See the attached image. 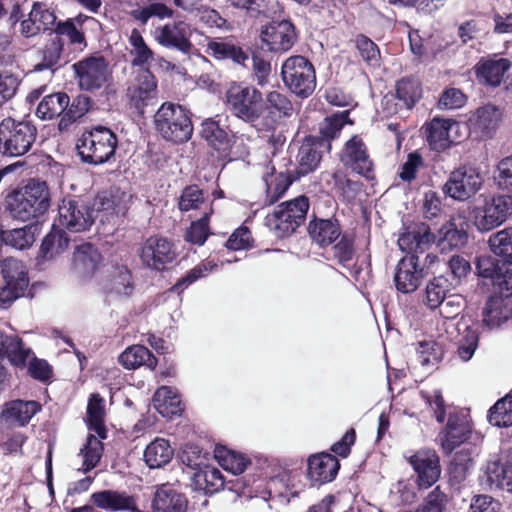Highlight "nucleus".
I'll return each instance as SVG.
<instances>
[{
  "instance_id": "cd10ccee",
  "label": "nucleus",
  "mask_w": 512,
  "mask_h": 512,
  "mask_svg": "<svg viewBox=\"0 0 512 512\" xmlns=\"http://www.w3.org/2000/svg\"><path fill=\"white\" fill-rule=\"evenodd\" d=\"M511 66L509 59L494 55L491 58H481L475 65V74L480 83L498 87Z\"/></svg>"
},
{
  "instance_id": "473e14b6",
  "label": "nucleus",
  "mask_w": 512,
  "mask_h": 512,
  "mask_svg": "<svg viewBox=\"0 0 512 512\" xmlns=\"http://www.w3.org/2000/svg\"><path fill=\"white\" fill-rule=\"evenodd\" d=\"M213 200L208 190L196 184L186 186L178 198V208L181 212L199 210L203 215L213 214Z\"/></svg>"
},
{
  "instance_id": "412c9836",
  "label": "nucleus",
  "mask_w": 512,
  "mask_h": 512,
  "mask_svg": "<svg viewBox=\"0 0 512 512\" xmlns=\"http://www.w3.org/2000/svg\"><path fill=\"white\" fill-rule=\"evenodd\" d=\"M176 253L170 241L163 237H149L141 248V260L149 268L163 270L172 263Z\"/></svg>"
},
{
  "instance_id": "6e6d98bb",
  "label": "nucleus",
  "mask_w": 512,
  "mask_h": 512,
  "mask_svg": "<svg viewBox=\"0 0 512 512\" xmlns=\"http://www.w3.org/2000/svg\"><path fill=\"white\" fill-rule=\"evenodd\" d=\"M92 105V100L90 97L86 95H78L72 101V103L68 104V108L66 112L61 117L58 127L59 130L64 131L67 130L68 127L77 119L82 117L85 113H87Z\"/></svg>"
},
{
  "instance_id": "bb28decb",
  "label": "nucleus",
  "mask_w": 512,
  "mask_h": 512,
  "mask_svg": "<svg viewBox=\"0 0 512 512\" xmlns=\"http://www.w3.org/2000/svg\"><path fill=\"white\" fill-rule=\"evenodd\" d=\"M339 468L338 459L323 452L309 457L307 475L312 485H322L331 482L336 477Z\"/></svg>"
},
{
  "instance_id": "680f3d73",
  "label": "nucleus",
  "mask_w": 512,
  "mask_h": 512,
  "mask_svg": "<svg viewBox=\"0 0 512 512\" xmlns=\"http://www.w3.org/2000/svg\"><path fill=\"white\" fill-rule=\"evenodd\" d=\"M396 97L403 106L411 109L421 97V88L415 81L402 79L396 84Z\"/></svg>"
},
{
  "instance_id": "f3484780",
  "label": "nucleus",
  "mask_w": 512,
  "mask_h": 512,
  "mask_svg": "<svg viewBox=\"0 0 512 512\" xmlns=\"http://www.w3.org/2000/svg\"><path fill=\"white\" fill-rule=\"evenodd\" d=\"M260 37L268 50L274 53L287 52L298 38L294 24L286 19L266 25L261 30Z\"/></svg>"
},
{
  "instance_id": "7c9ffc66",
  "label": "nucleus",
  "mask_w": 512,
  "mask_h": 512,
  "mask_svg": "<svg viewBox=\"0 0 512 512\" xmlns=\"http://www.w3.org/2000/svg\"><path fill=\"white\" fill-rule=\"evenodd\" d=\"M470 434L471 427L465 417L449 412L446 427L440 434L443 450L451 453L456 447L467 441Z\"/></svg>"
},
{
  "instance_id": "5701e85b",
  "label": "nucleus",
  "mask_w": 512,
  "mask_h": 512,
  "mask_svg": "<svg viewBox=\"0 0 512 512\" xmlns=\"http://www.w3.org/2000/svg\"><path fill=\"white\" fill-rule=\"evenodd\" d=\"M188 32L189 28L183 22L165 24L155 30V39L163 47L190 54L194 47L189 40Z\"/></svg>"
},
{
  "instance_id": "c9c22d12",
  "label": "nucleus",
  "mask_w": 512,
  "mask_h": 512,
  "mask_svg": "<svg viewBox=\"0 0 512 512\" xmlns=\"http://www.w3.org/2000/svg\"><path fill=\"white\" fill-rule=\"evenodd\" d=\"M40 410L41 405L37 401L14 400L5 405L2 418L11 425L22 427Z\"/></svg>"
},
{
  "instance_id": "0eeeda50",
  "label": "nucleus",
  "mask_w": 512,
  "mask_h": 512,
  "mask_svg": "<svg viewBox=\"0 0 512 512\" xmlns=\"http://www.w3.org/2000/svg\"><path fill=\"white\" fill-rule=\"evenodd\" d=\"M512 215V197L503 194L480 196L471 208L470 217L481 233L501 226Z\"/></svg>"
},
{
  "instance_id": "f704fd0d",
  "label": "nucleus",
  "mask_w": 512,
  "mask_h": 512,
  "mask_svg": "<svg viewBox=\"0 0 512 512\" xmlns=\"http://www.w3.org/2000/svg\"><path fill=\"white\" fill-rule=\"evenodd\" d=\"M207 51L218 60H231L242 66H246L250 60L248 52L230 38L209 41Z\"/></svg>"
},
{
  "instance_id": "052dcab7",
  "label": "nucleus",
  "mask_w": 512,
  "mask_h": 512,
  "mask_svg": "<svg viewBox=\"0 0 512 512\" xmlns=\"http://www.w3.org/2000/svg\"><path fill=\"white\" fill-rule=\"evenodd\" d=\"M416 360L422 367L437 364L442 357L441 347L434 341H422L417 343Z\"/></svg>"
},
{
  "instance_id": "de8ad7c7",
  "label": "nucleus",
  "mask_w": 512,
  "mask_h": 512,
  "mask_svg": "<svg viewBox=\"0 0 512 512\" xmlns=\"http://www.w3.org/2000/svg\"><path fill=\"white\" fill-rule=\"evenodd\" d=\"M104 399L99 394H92L87 405V424L90 431H94L99 438L105 439L104 426Z\"/></svg>"
},
{
  "instance_id": "f8f14e48",
  "label": "nucleus",
  "mask_w": 512,
  "mask_h": 512,
  "mask_svg": "<svg viewBox=\"0 0 512 512\" xmlns=\"http://www.w3.org/2000/svg\"><path fill=\"white\" fill-rule=\"evenodd\" d=\"M226 98L231 113L245 122L254 123L263 114V96L254 87L234 85L227 91Z\"/></svg>"
},
{
  "instance_id": "ea45409f",
  "label": "nucleus",
  "mask_w": 512,
  "mask_h": 512,
  "mask_svg": "<svg viewBox=\"0 0 512 512\" xmlns=\"http://www.w3.org/2000/svg\"><path fill=\"white\" fill-rule=\"evenodd\" d=\"M39 233L38 223H29L21 228L0 230V240L7 246L24 250L32 246L36 234Z\"/></svg>"
},
{
  "instance_id": "b1692460",
  "label": "nucleus",
  "mask_w": 512,
  "mask_h": 512,
  "mask_svg": "<svg viewBox=\"0 0 512 512\" xmlns=\"http://www.w3.org/2000/svg\"><path fill=\"white\" fill-rule=\"evenodd\" d=\"M92 503L99 509L111 512H140L136 498L125 491L102 490L91 495Z\"/></svg>"
},
{
  "instance_id": "ddd939ff",
  "label": "nucleus",
  "mask_w": 512,
  "mask_h": 512,
  "mask_svg": "<svg viewBox=\"0 0 512 512\" xmlns=\"http://www.w3.org/2000/svg\"><path fill=\"white\" fill-rule=\"evenodd\" d=\"M72 70L78 87L88 92L100 90L110 75L108 63L103 56H90L77 61L72 65Z\"/></svg>"
},
{
  "instance_id": "8fccbe9b",
  "label": "nucleus",
  "mask_w": 512,
  "mask_h": 512,
  "mask_svg": "<svg viewBox=\"0 0 512 512\" xmlns=\"http://www.w3.org/2000/svg\"><path fill=\"white\" fill-rule=\"evenodd\" d=\"M347 119V111L326 117L319 127V131L322 137L320 141H316L319 146L330 149V140H333L339 136L342 128L347 122Z\"/></svg>"
},
{
  "instance_id": "4be33fe9",
  "label": "nucleus",
  "mask_w": 512,
  "mask_h": 512,
  "mask_svg": "<svg viewBox=\"0 0 512 512\" xmlns=\"http://www.w3.org/2000/svg\"><path fill=\"white\" fill-rule=\"evenodd\" d=\"M200 135L207 142L208 146L221 155H227L234 144V136L231 134V131L216 117L207 118L202 121Z\"/></svg>"
},
{
  "instance_id": "c756f323",
  "label": "nucleus",
  "mask_w": 512,
  "mask_h": 512,
  "mask_svg": "<svg viewBox=\"0 0 512 512\" xmlns=\"http://www.w3.org/2000/svg\"><path fill=\"white\" fill-rule=\"evenodd\" d=\"M102 256L91 243L78 245L73 253L72 268L74 273L83 279L92 277L99 269Z\"/></svg>"
},
{
  "instance_id": "6ab92c4d",
  "label": "nucleus",
  "mask_w": 512,
  "mask_h": 512,
  "mask_svg": "<svg viewBox=\"0 0 512 512\" xmlns=\"http://www.w3.org/2000/svg\"><path fill=\"white\" fill-rule=\"evenodd\" d=\"M482 472L480 482L485 489L512 493V464L508 460L493 455L486 462Z\"/></svg>"
},
{
  "instance_id": "0e129e2a",
  "label": "nucleus",
  "mask_w": 512,
  "mask_h": 512,
  "mask_svg": "<svg viewBox=\"0 0 512 512\" xmlns=\"http://www.w3.org/2000/svg\"><path fill=\"white\" fill-rule=\"evenodd\" d=\"M218 458L221 466L234 475L242 474L251 463L243 454L230 450L223 455L219 454Z\"/></svg>"
},
{
  "instance_id": "09e8293b",
  "label": "nucleus",
  "mask_w": 512,
  "mask_h": 512,
  "mask_svg": "<svg viewBox=\"0 0 512 512\" xmlns=\"http://www.w3.org/2000/svg\"><path fill=\"white\" fill-rule=\"evenodd\" d=\"M69 245V238L63 229L53 228L45 236L40 247V256L44 259H52L64 252Z\"/></svg>"
},
{
  "instance_id": "603ef678",
  "label": "nucleus",
  "mask_w": 512,
  "mask_h": 512,
  "mask_svg": "<svg viewBox=\"0 0 512 512\" xmlns=\"http://www.w3.org/2000/svg\"><path fill=\"white\" fill-rule=\"evenodd\" d=\"M64 43L59 37H54L39 51L41 60L35 66V70L42 71L53 69L61 65Z\"/></svg>"
},
{
  "instance_id": "dca6fc26",
  "label": "nucleus",
  "mask_w": 512,
  "mask_h": 512,
  "mask_svg": "<svg viewBox=\"0 0 512 512\" xmlns=\"http://www.w3.org/2000/svg\"><path fill=\"white\" fill-rule=\"evenodd\" d=\"M483 177L475 168L462 166L452 171L443 186V192L457 201H465L482 187Z\"/></svg>"
},
{
  "instance_id": "9d476101",
  "label": "nucleus",
  "mask_w": 512,
  "mask_h": 512,
  "mask_svg": "<svg viewBox=\"0 0 512 512\" xmlns=\"http://www.w3.org/2000/svg\"><path fill=\"white\" fill-rule=\"evenodd\" d=\"M281 78L287 89L302 99L311 96L316 88L315 68L301 55L290 56L283 62Z\"/></svg>"
},
{
  "instance_id": "a211bd4d",
  "label": "nucleus",
  "mask_w": 512,
  "mask_h": 512,
  "mask_svg": "<svg viewBox=\"0 0 512 512\" xmlns=\"http://www.w3.org/2000/svg\"><path fill=\"white\" fill-rule=\"evenodd\" d=\"M408 462L417 474L415 483L419 489L430 488L440 478V461L435 451L419 450L408 458Z\"/></svg>"
},
{
  "instance_id": "9b49d317",
  "label": "nucleus",
  "mask_w": 512,
  "mask_h": 512,
  "mask_svg": "<svg viewBox=\"0 0 512 512\" xmlns=\"http://www.w3.org/2000/svg\"><path fill=\"white\" fill-rule=\"evenodd\" d=\"M97 214L94 202L81 198H64L58 206V224L61 229L78 233L89 230Z\"/></svg>"
},
{
  "instance_id": "f03ea898",
  "label": "nucleus",
  "mask_w": 512,
  "mask_h": 512,
  "mask_svg": "<svg viewBox=\"0 0 512 512\" xmlns=\"http://www.w3.org/2000/svg\"><path fill=\"white\" fill-rule=\"evenodd\" d=\"M494 256H479L476 261L478 275L489 279L492 285L509 292L512 290V228L493 233L488 240Z\"/></svg>"
},
{
  "instance_id": "69168bd1",
  "label": "nucleus",
  "mask_w": 512,
  "mask_h": 512,
  "mask_svg": "<svg viewBox=\"0 0 512 512\" xmlns=\"http://www.w3.org/2000/svg\"><path fill=\"white\" fill-rule=\"evenodd\" d=\"M266 183L267 197L269 198L268 204H273L286 192L292 183V179L284 173H280L273 180L269 181L268 176H264Z\"/></svg>"
},
{
  "instance_id": "6e6552de",
  "label": "nucleus",
  "mask_w": 512,
  "mask_h": 512,
  "mask_svg": "<svg viewBox=\"0 0 512 512\" xmlns=\"http://www.w3.org/2000/svg\"><path fill=\"white\" fill-rule=\"evenodd\" d=\"M309 209V199L300 195L278 205L265 218V225L278 238L291 235L304 223Z\"/></svg>"
},
{
  "instance_id": "bf43d9fd",
  "label": "nucleus",
  "mask_w": 512,
  "mask_h": 512,
  "mask_svg": "<svg viewBox=\"0 0 512 512\" xmlns=\"http://www.w3.org/2000/svg\"><path fill=\"white\" fill-rule=\"evenodd\" d=\"M490 424L498 427L512 426V396L507 395L498 400L493 407L490 408L488 414Z\"/></svg>"
},
{
  "instance_id": "a19ab883",
  "label": "nucleus",
  "mask_w": 512,
  "mask_h": 512,
  "mask_svg": "<svg viewBox=\"0 0 512 512\" xmlns=\"http://www.w3.org/2000/svg\"><path fill=\"white\" fill-rule=\"evenodd\" d=\"M153 406L159 414L166 418L178 416L182 412L181 399L172 387L162 386L153 396Z\"/></svg>"
},
{
  "instance_id": "58836bf2",
  "label": "nucleus",
  "mask_w": 512,
  "mask_h": 512,
  "mask_svg": "<svg viewBox=\"0 0 512 512\" xmlns=\"http://www.w3.org/2000/svg\"><path fill=\"white\" fill-rule=\"evenodd\" d=\"M152 506L158 512H186L187 499L169 485H162L155 493Z\"/></svg>"
},
{
  "instance_id": "393cba45",
  "label": "nucleus",
  "mask_w": 512,
  "mask_h": 512,
  "mask_svg": "<svg viewBox=\"0 0 512 512\" xmlns=\"http://www.w3.org/2000/svg\"><path fill=\"white\" fill-rule=\"evenodd\" d=\"M131 201V193L116 186L99 192L93 199L97 213L105 211L117 216H124L127 213Z\"/></svg>"
},
{
  "instance_id": "3c124183",
  "label": "nucleus",
  "mask_w": 512,
  "mask_h": 512,
  "mask_svg": "<svg viewBox=\"0 0 512 512\" xmlns=\"http://www.w3.org/2000/svg\"><path fill=\"white\" fill-rule=\"evenodd\" d=\"M106 290L119 296H129L134 290L130 271L125 266H117L113 269L108 280Z\"/></svg>"
},
{
  "instance_id": "4c0bfd02",
  "label": "nucleus",
  "mask_w": 512,
  "mask_h": 512,
  "mask_svg": "<svg viewBox=\"0 0 512 512\" xmlns=\"http://www.w3.org/2000/svg\"><path fill=\"white\" fill-rule=\"evenodd\" d=\"M466 222L461 218H452L439 229V245L444 250L460 249L464 247L468 241V233Z\"/></svg>"
},
{
  "instance_id": "13d9d810",
  "label": "nucleus",
  "mask_w": 512,
  "mask_h": 512,
  "mask_svg": "<svg viewBox=\"0 0 512 512\" xmlns=\"http://www.w3.org/2000/svg\"><path fill=\"white\" fill-rule=\"evenodd\" d=\"M52 31L56 34L55 37H65L68 44L73 46L79 51H83L87 47L86 37L82 29L73 26L70 21H59L56 22L55 27Z\"/></svg>"
},
{
  "instance_id": "774afa93",
  "label": "nucleus",
  "mask_w": 512,
  "mask_h": 512,
  "mask_svg": "<svg viewBox=\"0 0 512 512\" xmlns=\"http://www.w3.org/2000/svg\"><path fill=\"white\" fill-rule=\"evenodd\" d=\"M495 180L500 189L512 193V155L498 163Z\"/></svg>"
},
{
  "instance_id": "338daca9",
  "label": "nucleus",
  "mask_w": 512,
  "mask_h": 512,
  "mask_svg": "<svg viewBox=\"0 0 512 512\" xmlns=\"http://www.w3.org/2000/svg\"><path fill=\"white\" fill-rule=\"evenodd\" d=\"M447 503V495L436 486L424 500L417 512H444Z\"/></svg>"
},
{
  "instance_id": "20e7f679",
  "label": "nucleus",
  "mask_w": 512,
  "mask_h": 512,
  "mask_svg": "<svg viewBox=\"0 0 512 512\" xmlns=\"http://www.w3.org/2000/svg\"><path fill=\"white\" fill-rule=\"evenodd\" d=\"M308 232L320 247L332 246L333 257L343 267H350L354 259V238L350 233L342 232L336 218H315L310 221Z\"/></svg>"
},
{
  "instance_id": "39448f33",
  "label": "nucleus",
  "mask_w": 512,
  "mask_h": 512,
  "mask_svg": "<svg viewBox=\"0 0 512 512\" xmlns=\"http://www.w3.org/2000/svg\"><path fill=\"white\" fill-rule=\"evenodd\" d=\"M156 131L166 141L181 144L192 137L191 113L185 107L172 102H164L154 115Z\"/></svg>"
},
{
  "instance_id": "423d86ee",
  "label": "nucleus",
  "mask_w": 512,
  "mask_h": 512,
  "mask_svg": "<svg viewBox=\"0 0 512 512\" xmlns=\"http://www.w3.org/2000/svg\"><path fill=\"white\" fill-rule=\"evenodd\" d=\"M117 145L116 134L105 126L97 125L82 133L76 148L82 162L97 166L114 156Z\"/></svg>"
},
{
  "instance_id": "2eb2a0df",
  "label": "nucleus",
  "mask_w": 512,
  "mask_h": 512,
  "mask_svg": "<svg viewBox=\"0 0 512 512\" xmlns=\"http://www.w3.org/2000/svg\"><path fill=\"white\" fill-rule=\"evenodd\" d=\"M1 272L5 285L0 288V304L9 306L24 295L29 279L23 263L14 258H6L2 261Z\"/></svg>"
},
{
  "instance_id": "49530a36",
  "label": "nucleus",
  "mask_w": 512,
  "mask_h": 512,
  "mask_svg": "<svg viewBox=\"0 0 512 512\" xmlns=\"http://www.w3.org/2000/svg\"><path fill=\"white\" fill-rule=\"evenodd\" d=\"M69 96L64 92L45 96L37 106L36 115L43 120L63 116L68 108Z\"/></svg>"
},
{
  "instance_id": "72a5a7b5",
  "label": "nucleus",
  "mask_w": 512,
  "mask_h": 512,
  "mask_svg": "<svg viewBox=\"0 0 512 512\" xmlns=\"http://www.w3.org/2000/svg\"><path fill=\"white\" fill-rule=\"evenodd\" d=\"M56 24V16L53 11L44 5L35 3L28 14V18L21 22V33L25 37H33L41 31L52 30Z\"/></svg>"
},
{
  "instance_id": "864d4df0",
  "label": "nucleus",
  "mask_w": 512,
  "mask_h": 512,
  "mask_svg": "<svg viewBox=\"0 0 512 512\" xmlns=\"http://www.w3.org/2000/svg\"><path fill=\"white\" fill-rule=\"evenodd\" d=\"M450 290L448 279L443 276L434 277L430 280L425 288L424 303L430 309L438 308L445 300Z\"/></svg>"
},
{
  "instance_id": "e2e57ef3",
  "label": "nucleus",
  "mask_w": 512,
  "mask_h": 512,
  "mask_svg": "<svg viewBox=\"0 0 512 512\" xmlns=\"http://www.w3.org/2000/svg\"><path fill=\"white\" fill-rule=\"evenodd\" d=\"M217 268V264L213 261H206L198 264L193 269L188 271L182 278H180L176 284L172 287L174 291L182 292L189 285L207 276L210 272Z\"/></svg>"
},
{
  "instance_id": "e433bc0d",
  "label": "nucleus",
  "mask_w": 512,
  "mask_h": 512,
  "mask_svg": "<svg viewBox=\"0 0 512 512\" xmlns=\"http://www.w3.org/2000/svg\"><path fill=\"white\" fill-rule=\"evenodd\" d=\"M500 110L491 104L479 107L469 118L470 130L480 133L481 137H490L500 121Z\"/></svg>"
},
{
  "instance_id": "1a4fd4ad",
  "label": "nucleus",
  "mask_w": 512,
  "mask_h": 512,
  "mask_svg": "<svg viewBox=\"0 0 512 512\" xmlns=\"http://www.w3.org/2000/svg\"><path fill=\"white\" fill-rule=\"evenodd\" d=\"M37 128L29 121L5 118L0 122V152L7 157H20L30 151Z\"/></svg>"
},
{
  "instance_id": "37998d69",
  "label": "nucleus",
  "mask_w": 512,
  "mask_h": 512,
  "mask_svg": "<svg viewBox=\"0 0 512 512\" xmlns=\"http://www.w3.org/2000/svg\"><path fill=\"white\" fill-rule=\"evenodd\" d=\"M119 363L126 369L132 370L140 366L154 369L157 365L156 357L143 345H132L125 349L118 358Z\"/></svg>"
},
{
  "instance_id": "4468645a",
  "label": "nucleus",
  "mask_w": 512,
  "mask_h": 512,
  "mask_svg": "<svg viewBox=\"0 0 512 512\" xmlns=\"http://www.w3.org/2000/svg\"><path fill=\"white\" fill-rule=\"evenodd\" d=\"M157 94V80L149 68L135 72L126 89L130 107L140 114L144 113L147 106L155 103Z\"/></svg>"
},
{
  "instance_id": "a18cd8bd",
  "label": "nucleus",
  "mask_w": 512,
  "mask_h": 512,
  "mask_svg": "<svg viewBox=\"0 0 512 512\" xmlns=\"http://www.w3.org/2000/svg\"><path fill=\"white\" fill-rule=\"evenodd\" d=\"M174 454L169 442L163 438H156L144 450V461L151 469L160 468L168 464Z\"/></svg>"
},
{
  "instance_id": "c85d7f7f",
  "label": "nucleus",
  "mask_w": 512,
  "mask_h": 512,
  "mask_svg": "<svg viewBox=\"0 0 512 512\" xmlns=\"http://www.w3.org/2000/svg\"><path fill=\"white\" fill-rule=\"evenodd\" d=\"M433 240L434 235L430 228L425 223H417L400 235L398 245L402 251L407 252V255H419L426 251Z\"/></svg>"
},
{
  "instance_id": "aec40b11",
  "label": "nucleus",
  "mask_w": 512,
  "mask_h": 512,
  "mask_svg": "<svg viewBox=\"0 0 512 512\" xmlns=\"http://www.w3.org/2000/svg\"><path fill=\"white\" fill-rule=\"evenodd\" d=\"M424 276V266L420 265L419 255H406L396 266L395 287L403 294L412 293L419 287Z\"/></svg>"
},
{
  "instance_id": "a878e982",
  "label": "nucleus",
  "mask_w": 512,
  "mask_h": 512,
  "mask_svg": "<svg viewBox=\"0 0 512 512\" xmlns=\"http://www.w3.org/2000/svg\"><path fill=\"white\" fill-rule=\"evenodd\" d=\"M341 161L344 165L365 177H369L372 172L373 163L369 158L363 140L358 136H353L346 142Z\"/></svg>"
},
{
  "instance_id": "79ce46f5",
  "label": "nucleus",
  "mask_w": 512,
  "mask_h": 512,
  "mask_svg": "<svg viewBox=\"0 0 512 512\" xmlns=\"http://www.w3.org/2000/svg\"><path fill=\"white\" fill-rule=\"evenodd\" d=\"M196 490L205 495H212L224 487V477L221 471L212 466L198 468L192 477Z\"/></svg>"
},
{
  "instance_id": "7ed1b4c3",
  "label": "nucleus",
  "mask_w": 512,
  "mask_h": 512,
  "mask_svg": "<svg viewBox=\"0 0 512 512\" xmlns=\"http://www.w3.org/2000/svg\"><path fill=\"white\" fill-rule=\"evenodd\" d=\"M5 203L11 218L29 221L48 211L50 191L46 182L31 179L26 185L7 195Z\"/></svg>"
},
{
  "instance_id": "c03bdc74",
  "label": "nucleus",
  "mask_w": 512,
  "mask_h": 512,
  "mask_svg": "<svg viewBox=\"0 0 512 512\" xmlns=\"http://www.w3.org/2000/svg\"><path fill=\"white\" fill-rule=\"evenodd\" d=\"M318 146L319 144L310 138L300 146L297 155L298 165L295 169L296 179L313 172L318 167L321 161V154L317 150Z\"/></svg>"
},
{
  "instance_id": "4d7b16f0",
  "label": "nucleus",
  "mask_w": 512,
  "mask_h": 512,
  "mask_svg": "<svg viewBox=\"0 0 512 512\" xmlns=\"http://www.w3.org/2000/svg\"><path fill=\"white\" fill-rule=\"evenodd\" d=\"M101 439L98 435L89 434L87 436L86 443L80 450V454L83 456L82 471L84 473L89 472L98 465L104 449Z\"/></svg>"
},
{
  "instance_id": "f257e3e1",
  "label": "nucleus",
  "mask_w": 512,
  "mask_h": 512,
  "mask_svg": "<svg viewBox=\"0 0 512 512\" xmlns=\"http://www.w3.org/2000/svg\"><path fill=\"white\" fill-rule=\"evenodd\" d=\"M495 293L491 295L482 311V324L473 322L468 324L463 321L458 324L460 339L458 355L463 361L472 358L478 347L480 329L486 327L489 330L499 328L512 318V289L507 292L493 285Z\"/></svg>"
},
{
  "instance_id": "2f4dec72",
  "label": "nucleus",
  "mask_w": 512,
  "mask_h": 512,
  "mask_svg": "<svg viewBox=\"0 0 512 512\" xmlns=\"http://www.w3.org/2000/svg\"><path fill=\"white\" fill-rule=\"evenodd\" d=\"M458 123L453 119L434 117L424 126L426 140L429 147L437 152H442L450 147V131Z\"/></svg>"
},
{
  "instance_id": "5fc2aeb1",
  "label": "nucleus",
  "mask_w": 512,
  "mask_h": 512,
  "mask_svg": "<svg viewBox=\"0 0 512 512\" xmlns=\"http://www.w3.org/2000/svg\"><path fill=\"white\" fill-rule=\"evenodd\" d=\"M129 43L132 47V65L148 68L154 59L153 51L146 45L141 33L137 29L131 31Z\"/></svg>"
}]
</instances>
